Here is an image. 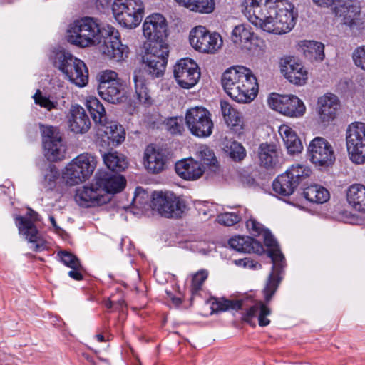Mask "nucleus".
Instances as JSON below:
<instances>
[{
  "label": "nucleus",
  "mask_w": 365,
  "mask_h": 365,
  "mask_svg": "<svg viewBox=\"0 0 365 365\" xmlns=\"http://www.w3.org/2000/svg\"><path fill=\"white\" fill-rule=\"evenodd\" d=\"M33 98L36 104L45 108L48 111L56 109L58 106V102L56 101L51 100L49 97L43 95L40 90L36 91V93L33 96Z\"/></svg>",
  "instance_id": "nucleus-44"
},
{
  "label": "nucleus",
  "mask_w": 365,
  "mask_h": 365,
  "mask_svg": "<svg viewBox=\"0 0 365 365\" xmlns=\"http://www.w3.org/2000/svg\"><path fill=\"white\" fill-rule=\"evenodd\" d=\"M97 129V145L102 156L111 153L115 147L125 140V133L123 127L111 121L108 124H101Z\"/></svg>",
  "instance_id": "nucleus-15"
},
{
  "label": "nucleus",
  "mask_w": 365,
  "mask_h": 365,
  "mask_svg": "<svg viewBox=\"0 0 365 365\" xmlns=\"http://www.w3.org/2000/svg\"><path fill=\"white\" fill-rule=\"evenodd\" d=\"M347 201L356 210L365 212V186L351 185L346 192Z\"/></svg>",
  "instance_id": "nucleus-34"
},
{
  "label": "nucleus",
  "mask_w": 365,
  "mask_h": 365,
  "mask_svg": "<svg viewBox=\"0 0 365 365\" xmlns=\"http://www.w3.org/2000/svg\"><path fill=\"white\" fill-rule=\"evenodd\" d=\"M86 106L96 128L101 124H108L111 122L108 120L105 108L96 97L89 96L86 100Z\"/></svg>",
  "instance_id": "nucleus-35"
},
{
  "label": "nucleus",
  "mask_w": 365,
  "mask_h": 365,
  "mask_svg": "<svg viewBox=\"0 0 365 365\" xmlns=\"http://www.w3.org/2000/svg\"><path fill=\"white\" fill-rule=\"evenodd\" d=\"M221 111L227 125L237 135L243 133L244 123L240 113L227 101H221Z\"/></svg>",
  "instance_id": "nucleus-30"
},
{
  "label": "nucleus",
  "mask_w": 365,
  "mask_h": 365,
  "mask_svg": "<svg viewBox=\"0 0 365 365\" xmlns=\"http://www.w3.org/2000/svg\"><path fill=\"white\" fill-rule=\"evenodd\" d=\"M97 165L95 156L83 153L69 163L62 173V178L67 185L73 186L86 181L93 173Z\"/></svg>",
  "instance_id": "nucleus-7"
},
{
  "label": "nucleus",
  "mask_w": 365,
  "mask_h": 365,
  "mask_svg": "<svg viewBox=\"0 0 365 365\" xmlns=\"http://www.w3.org/2000/svg\"><path fill=\"white\" fill-rule=\"evenodd\" d=\"M310 173V169L305 165H292L285 173L274 180L273 190L279 195L289 196L294 193L299 183L309 176Z\"/></svg>",
  "instance_id": "nucleus-11"
},
{
  "label": "nucleus",
  "mask_w": 365,
  "mask_h": 365,
  "mask_svg": "<svg viewBox=\"0 0 365 365\" xmlns=\"http://www.w3.org/2000/svg\"><path fill=\"white\" fill-rule=\"evenodd\" d=\"M98 95L104 101L118 104L126 100L125 88L116 72L105 70L98 76Z\"/></svg>",
  "instance_id": "nucleus-8"
},
{
  "label": "nucleus",
  "mask_w": 365,
  "mask_h": 365,
  "mask_svg": "<svg viewBox=\"0 0 365 365\" xmlns=\"http://www.w3.org/2000/svg\"><path fill=\"white\" fill-rule=\"evenodd\" d=\"M223 149L235 161H240L246 155L243 146L235 140L225 138L223 141Z\"/></svg>",
  "instance_id": "nucleus-42"
},
{
  "label": "nucleus",
  "mask_w": 365,
  "mask_h": 365,
  "mask_svg": "<svg viewBox=\"0 0 365 365\" xmlns=\"http://www.w3.org/2000/svg\"><path fill=\"white\" fill-rule=\"evenodd\" d=\"M145 167L147 170L153 174L163 171L168 163V157L165 150L156 148L154 145H148L144 153Z\"/></svg>",
  "instance_id": "nucleus-25"
},
{
  "label": "nucleus",
  "mask_w": 365,
  "mask_h": 365,
  "mask_svg": "<svg viewBox=\"0 0 365 365\" xmlns=\"http://www.w3.org/2000/svg\"><path fill=\"white\" fill-rule=\"evenodd\" d=\"M165 128L171 134H181L184 130L183 120L179 117H172L165 120Z\"/></svg>",
  "instance_id": "nucleus-47"
},
{
  "label": "nucleus",
  "mask_w": 365,
  "mask_h": 365,
  "mask_svg": "<svg viewBox=\"0 0 365 365\" xmlns=\"http://www.w3.org/2000/svg\"><path fill=\"white\" fill-rule=\"evenodd\" d=\"M346 143L349 159L356 165L365 163V123H351L346 132Z\"/></svg>",
  "instance_id": "nucleus-12"
},
{
  "label": "nucleus",
  "mask_w": 365,
  "mask_h": 365,
  "mask_svg": "<svg viewBox=\"0 0 365 365\" xmlns=\"http://www.w3.org/2000/svg\"><path fill=\"white\" fill-rule=\"evenodd\" d=\"M352 58L355 65L365 71V45L355 49Z\"/></svg>",
  "instance_id": "nucleus-52"
},
{
  "label": "nucleus",
  "mask_w": 365,
  "mask_h": 365,
  "mask_svg": "<svg viewBox=\"0 0 365 365\" xmlns=\"http://www.w3.org/2000/svg\"><path fill=\"white\" fill-rule=\"evenodd\" d=\"M242 8L251 24L275 34L290 31L298 16L294 5L287 0H245Z\"/></svg>",
  "instance_id": "nucleus-2"
},
{
  "label": "nucleus",
  "mask_w": 365,
  "mask_h": 365,
  "mask_svg": "<svg viewBox=\"0 0 365 365\" xmlns=\"http://www.w3.org/2000/svg\"><path fill=\"white\" fill-rule=\"evenodd\" d=\"M50 58L72 83L80 88L88 83V71L83 61L64 49L53 51Z\"/></svg>",
  "instance_id": "nucleus-5"
},
{
  "label": "nucleus",
  "mask_w": 365,
  "mask_h": 365,
  "mask_svg": "<svg viewBox=\"0 0 365 365\" xmlns=\"http://www.w3.org/2000/svg\"><path fill=\"white\" fill-rule=\"evenodd\" d=\"M262 235L264 238V245L269 248V256L273 264L272 271L269 275L263 290L265 302L269 303L279 285L281 281L280 274L286 263L285 258L279 249L278 244L271 232L266 230Z\"/></svg>",
  "instance_id": "nucleus-6"
},
{
  "label": "nucleus",
  "mask_w": 365,
  "mask_h": 365,
  "mask_svg": "<svg viewBox=\"0 0 365 365\" xmlns=\"http://www.w3.org/2000/svg\"><path fill=\"white\" fill-rule=\"evenodd\" d=\"M59 175L58 169L54 165L50 164L44 171V187L48 190H52L56 186V182Z\"/></svg>",
  "instance_id": "nucleus-45"
},
{
  "label": "nucleus",
  "mask_w": 365,
  "mask_h": 365,
  "mask_svg": "<svg viewBox=\"0 0 365 365\" xmlns=\"http://www.w3.org/2000/svg\"><path fill=\"white\" fill-rule=\"evenodd\" d=\"M44 155L50 161H57L63 158L66 148L62 143V139L46 142L43 145Z\"/></svg>",
  "instance_id": "nucleus-39"
},
{
  "label": "nucleus",
  "mask_w": 365,
  "mask_h": 365,
  "mask_svg": "<svg viewBox=\"0 0 365 365\" xmlns=\"http://www.w3.org/2000/svg\"><path fill=\"white\" fill-rule=\"evenodd\" d=\"M115 302L114 301L108 300L106 302V306L107 308L110 309V308H112L113 306H115Z\"/></svg>",
  "instance_id": "nucleus-59"
},
{
  "label": "nucleus",
  "mask_w": 365,
  "mask_h": 365,
  "mask_svg": "<svg viewBox=\"0 0 365 365\" xmlns=\"http://www.w3.org/2000/svg\"><path fill=\"white\" fill-rule=\"evenodd\" d=\"M221 83L226 93L238 103L252 101L258 92L255 76L244 66L227 68L222 75Z\"/></svg>",
  "instance_id": "nucleus-3"
},
{
  "label": "nucleus",
  "mask_w": 365,
  "mask_h": 365,
  "mask_svg": "<svg viewBox=\"0 0 365 365\" xmlns=\"http://www.w3.org/2000/svg\"><path fill=\"white\" fill-rule=\"evenodd\" d=\"M217 311L239 310L242 308V302L239 300L220 299L215 304Z\"/></svg>",
  "instance_id": "nucleus-48"
},
{
  "label": "nucleus",
  "mask_w": 365,
  "mask_h": 365,
  "mask_svg": "<svg viewBox=\"0 0 365 365\" xmlns=\"http://www.w3.org/2000/svg\"><path fill=\"white\" fill-rule=\"evenodd\" d=\"M41 130L43 145L46 144V142L58 140L61 138L58 130L53 126H41Z\"/></svg>",
  "instance_id": "nucleus-49"
},
{
  "label": "nucleus",
  "mask_w": 365,
  "mask_h": 365,
  "mask_svg": "<svg viewBox=\"0 0 365 365\" xmlns=\"http://www.w3.org/2000/svg\"><path fill=\"white\" fill-rule=\"evenodd\" d=\"M241 216L235 212H225L217 216V221L220 224L225 226H232L240 222Z\"/></svg>",
  "instance_id": "nucleus-50"
},
{
  "label": "nucleus",
  "mask_w": 365,
  "mask_h": 365,
  "mask_svg": "<svg viewBox=\"0 0 365 365\" xmlns=\"http://www.w3.org/2000/svg\"><path fill=\"white\" fill-rule=\"evenodd\" d=\"M96 185L103 190V195L120 192L125 186L126 180L120 175L111 171H100L95 175Z\"/></svg>",
  "instance_id": "nucleus-22"
},
{
  "label": "nucleus",
  "mask_w": 365,
  "mask_h": 365,
  "mask_svg": "<svg viewBox=\"0 0 365 365\" xmlns=\"http://www.w3.org/2000/svg\"><path fill=\"white\" fill-rule=\"evenodd\" d=\"M197 155L204 164L216 168L217 160L212 149L205 145H200L197 150Z\"/></svg>",
  "instance_id": "nucleus-43"
},
{
  "label": "nucleus",
  "mask_w": 365,
  "mask_h": 365,
  "mask_svg": "<svg viewBox=\"0 0 365 365\" xmlns=\"http://www.w3.org/2000/svg\"><path fill=\"white\" fill-rule=\"evenodd\" d=\"M207 272L202 270L197 272L193 276L192 280V293L193 294H196L201 289L203 282L207 278Z\"/></svg>",
  "instance_id": "nucleus-51"
},
{
  "label": "nucleus",
  "mask_w": 365,
  "mask_h": 365,
  "mask_svg": "<svg viewBox=\"0 0 365 365\" xmlns=\"http://www.w3.org/2000/svg\"><path fill=\"white\" fill-rule=\"evenodd\" d=\"M179 6L188 10L200 13L210 14L215 6V0H174Z\"/></svg>",
  "instance_id": "nucleus-36"
},
{
  "label": "nucleus",
  "mask_w": 365,
  "mask_h": 365,
  "mask_svg": "<svg viewBox=\"0 0 365 365\" xmlns=\"http://www.w3.org/2000/svg\"><path fill=\"white\" fill-rule=\"evenodd\" d=\"M314 4L318 6L328 8L332 6H336L343 0H312Z\"/></svg>",
  "instance_id": "nucleus-56"
},
{
  "label": "nucleus",
  "mask_w": 365,
  "mask_h": 365,
  "mask_svg": "<svg viewBox=\"0 0 365 365\" xmlns=\"http://www.w3.org/2000/svg\"><path fill=\"white\" fill-rule=\"evenodd\" d=\"M143 36L148 41L145 45L143 57L145 71H135L133 82L136 97L140 103L150 104V96L148 88L146 75L160 77L163 75L169 54L168 45L165 42L168 36L166 19L160 14L148 16L143 24Z\"/></svg>",
  "instance_id": "nucleus-1"
},
{
  "label": "nucleus",
  "mask_w": 365,
  "mask_h": 365,
  "mask_svg": "<svg viewBox=\"0 0 365 365\" xmlns=\"http://www.w3.org/2000/svg\"><path fill=\"white\" fill-rule=\"evenodd\" d=\"M333 13L342 24L350 28L356 25L360 14V9L354 0H343L334 6Z\"/></svg>",
  "instance_id": "nucleus-24"
},
{
  "label": "nucleus",
  "mask_w": 365,
  "mask_h": 365,
  "mask_svg": "<svg viewBox=\"0 0 365 365\" xmlns=\"http://www.w3.org/2000/svg\"><path fill=\"white\" fill-rule=\"evenodd\" d=\"M144 196L148 198V195L145 192V190L141 187H138L135 190V196L133 198V202L137 205L138 204L143 205L144 203H146L148 201V199L145 202H143V199H144Z\"/></svg>",
  "instance_id": "nucleus-55"
},
{
  "label": "nucleus",
  "mask_w": 365,
  "mask_h": 365,
  "mask_svg": "<svg viewBox=\"0 0 365 365\" xmlns=\"http://www.w3.org/2000/svg\"><path fill=\"white\" fill-rule=\"evenodd\" d=\"M58 255L59 256L61 262L68 267H70L72 269L82 268L79 259L73 254L66 251H60L58 252Z\"/></svg>",
  "instance_id": "nucleus-46"
},
{
  "label": "nucleus",
  "mask_w": 365,
  "mask_h": 365,
  "mask_svg": "<svg viewBox=\"0 0 365 365\" xmlns=\"http://www.w3.org/2000/svg\"><path fill=\"white\" fill-rule=\"evenodd\" d=\"M317 106L321 121L324 123H329L336 118L339 101L336 96L328 93L318 98Z\"/></svg>",
  "instance_id": "nucleus-26"
},
{
  "label": "nucleus",
  "mask_w": 365,
  "mask_h": 365,
  "mask_svg": "<svg viewBox=\"0 0 365 365\" xmlns=\"http://www.w3.org/2000/svg\"><path fill=\"white\" fill-rule=\"evenodd\" d=\"M231 40L235 45L249 51L257 46L259 41L250 26L245 24L235 26L231 34Z\"/></svg>",
  "instance_id": "nucleus-27"
},
{
  "label": "nucleus",
  "mask_w": 365,
  "mask_h": 365,
  "mask_svg": "<svg viewBox=\"0 0 365 365\" xmlns=\"http://www.w3.org/2000/svg\"><path fill=\"white\" fill-rule=\"evenodd\" d=\"M279 152L275 144L262 143L259 147L258 155L260 164L265 168H273L279 161Z\"/></svg>",
  "instance_id": "nucleus-33"
},
{
  "label": "nucleus",
  "mask_w": 365,
  "mask_h": 365,
  "mask_svg": "<svg viewBox=\"0 0 365 365\" xmlns=\"http://www.w3.org/2000/svg\"><path fill=\"white\" fill-rule=\"evenodd\" d=\"M115 302V306L118 305L120 307H123L125 305V301L123 299H119Z\"/></svg>",
  "instance_id": "nucleus-60"
},
{
  "label": "nucleus",
  "mask_w": 365,
  "mask_h": 365,
  "mask_svg": "<svg viewBox=\"0 0 365 365\" xmlns=\"http://www.w3.org/2000/svg\"><path fill=\"white\" fill-rule=\"evenodd\" d=\"M175 171L182 178L194 180L202 176L205 172V168L193 159H184L176 163Z\"/></svg>",
  "instance_id": "nucleus-28"
},
{
  "label": "nucleus",
  "mask_w": 365,
  "mask_h": 365,
  "mask_svg": "<svg viewBox=\"0 0 365 365\" xmlns=\"http://www.w3.org/2000/svg\"><path fill=\"white\" fill-rule=\"evenodd\" d=\"M246 226L250 232L255 237L262 235L263 232L266 230L264 226L255 219L248 220L246 222Z\"/></svg>",
  "instance_id": "nucleus-53"
},
{
  "label": "nucleus",
  "mask_w": 365,
  "mask_h": 365,
  "mask_svg": "<svg viewBox=\"0 0 365 365\" xmlns=\"http://www.w3.org/2000/svg\"><path fill=\"white\" fill-rule=\"evenodd\" d=\"M267 102L272 109L290 117H301L306 110L304 103L293 95L272 93L268 98Z\"/></svg>",
  "instance_id": "nucleus-17"
},
{
  "label": "nucleus",
  "mask_w": 365,
  "mask_h": 365,
  "mask_svg": "<svg viewBox=\"0 0 365 365\" xmlns=\"http://www.w3.org/2000/svg\"><path fill=\"white\" fill-rule=\"evenodd\" d=\"M281 71L290 83L295 85H303L307 79V71L302 64L293 57H287L282 60Z\"/></svg>",
  "instance_id": "nucleus-23"
},
{
  "label": "nucleus",
  "mask_w": 365,
  "mask_h": 365,
  "mask_svg": "<svg viewBox=\"0 0 365 365\" xmlns=\"http://www.w3.org/2000/svg\"><path fill=\"white\" fill-rule=\"evenodd\" d=\"M152 205L162 216L168 218L180 217L185 208L184 200L171 192H154Z\"/></svg>",
  "instance_id": "nucleus-14"
},
{
  "label": "nucleus",
  "mask_w": 365,
  "mask_h": 365,
  "mask_svg": "<svg viewBox=\"0 0 365 365\" xmlns=\"http://www.w3.org/2000/svg\"><path fill=\"white\" fill-rule=\"evenodd\" d=\"M102 157L106 165L112 171L120 172L127 168L128 163L125 157L117 152L103 154Z\"/></svg>",
  "instance_id": "nucleus-40"
},
{
  "label": "nucleus",
  "mask_w": 365,
  "mask_h": 365,
  "mask_svg": "<svg viewBox=\"0 0 365 365\" xmlns=\"http://www.w3.org/2000/svg\"><path fill=\"white\" fill-rule=\"evenodd\" d=\"M307 155L310 161L319 167L328 168L335 161L333 146L322 137H316L309 143Z\"/></svg>",
  "instance_id": "nucleus-18"
},
{
  "label": "nucleus",
  "mask_w": 365,
  "mask_h": 365,
  "mask_svg": "<svg viewBox=\"0 0 365 365\" xmlns=\"http://www.w3.org/2000/svg\"><path fill=\"white\" fill-rule=\"evenodd\" d=\"M173 72L178 84L185 89L195 86L200 78L197 64L188 58L179 60L174 66Z\"/></svg>",
  "instance_id": "nucleus-19"
},
{
  "label": "nucleus",
  "mask_w": 365,
  "mask_h": 365,
  "mask_svg": "<svg viewBox=\"0 0 365 365\" xmlns=\"http://www.w3.org/2000/svg\"><path fill=\"white\" fill-rule=\"evenodd\" d=\"M185 123L192 135L197 138L210 137L214 123L211 113L203 107L195 106L188 109L185 113Z\"/></svg>",
  "instance_id": "nucleus-13"
},
{
  "label": "nucleus",
  "mask_w": 365,
  "mask_h": 365,
  "mask_svg": "<svg viewBox=\"0 0 365 365\" xmlns=\"http://www.w3.org/2000/svg\"><path fill=\"white\" fill-rule=\"evenodd\" d=\"M271 314V309L263 302H259L250 307L244 314L242 319L251 326H255V318H257L259 325L265 327L269 324L270 321L267 318Z\"/></svg>",
  "instance_id": "nucleus-29"
},
{
  "label": "nucleus",
  "mask_w": 365,
  "mask_h": 365,
  "mask_svg": "<svg viewBox=\"0 0 365 365\" xmlns=\"http://www.w3.org/2000/svg\"><path fill=\"white\" fill-rule=\"evenodd\" d=\"M304 55L310 59L322 61L324 58V46L323 43L314 41L302 42Z\"/></svg>",
  "instance_id": "nucleus-41"
},
{
  "label": "nucleus",
  "mask_w": 365,
  "mask_h": 365,
  "mask_svg": "<svg viewBox=\"0 0 365 365\" xmlns=\"http://www.w3.org/2000/svg\"><path fill=\"white\" fill-rule=\"evenodd\" d=\"M304 196L309 202L322 204L329 199V192L324 187L312 185L304 190Z\"/></svg>",
  "instance_id": "nucleus-38"
},
{
  "label": "nucleus",
  "mask_w": 365,
  "mask_h": 365,
  "mask_svg": "<svg viewBox=\"0 0 365 365\" xmlns=\"http://www.w3.org/2000/svg\"><path fill=\"white\" fill-rule=\"evenodd\" d=\"M113 11L116 21L123 27L136 28L141 22L145 13L142 0H115Z\"/></svg>",
  "instance_id": "nucleus-9"
},
{
  "label": "nucleus",
  "mask_w": 365,
  "mask_h": 365,
  "mask_svg": "<svg viewBox=\"0 0 365 365\" xmlns=\"http://www.w3.org/2000/svg\"><path fill=\"white\" fill-rule=\"evenodd\" d=\"M228 243L233 250L245 253L255 252L259 247V243L257 241L247 236L233 237L229 240Z\"/></svg>",
  "instance_id": "nucleus-37"
},
{
  "label": "nucleus",
  "mask_w": 365,
  "mask_h": 365,
  "mask_svg": "<svg viewBox=\"0 0 365 365\" xmlns=\"http://www.w3.org/2000/svg\"><path fill=\"white\" fill-rule=\"evenodd\" d=\"M71 130L76 133H84L88 130L91 121L85 110L79 106H73L69 120Z\"/></svg>",
  "instance_id": "nucleus-31"
},
{
  "label": "nucleus",
  "mask_w": 365,
  "mask_h": 365,
  "mask_svg": "<svg viewBox=\"0 0 365 365\" xmlns=\"http://www.w3.org/2000/svg\"><path fill=\"white\" fill-rule=\"evenodd\" d=\"M103 190L99 186L96 185V180L89 186H83L76 191L75 196L76 201L81 205L90 207L101 205L110 201V196L104 195Z\"/></svg>",
  "instance_id": "nucleus-21"
},
{
  "label": "nucleus",
  "mask_w": 365,
  "mask_h": 365,
  "mask_svg": "<svg viewBox=\"0 0 365 365\" xmlns=\"http://www.w3.org/2000/svg\"><path fill=\"white\" fill-rule=\"evenodd\" d=\"M233 262L239 267H242L250 269H259L261 268V264L250 258L245 257L243 259H235Z\"/></svg>",
  "instance_id": "nucleus-54"
},
{
  "label": "nucleus",
  "mask_w": 365,
  "mask_h": 365,
  "mask_svg": "<svg viewBox=\"0 0 365 365\" xmlns=\"http://www.w3.org/2000/svg\"><path fill=\"white\" fill-rule=\"evenodd\" d=\"M81 269H72L68 272V276L76 280H81L83 279V275L80 272Z\"/></svg>",
  "instance_id": "nucleus-57"
},
{
  "label": "nucleus",
  "mask_w": 365,
  "mask_h": 365,
  "mask_svg": "<svg viewBox=\"0 0 365 365\" xmlns=\"http://www.w3.org/2000/svg\"><path fill=\"white\" fill-rule=\"evenodd\" d=\"M96 338L99 342H102L105 341L104 336L102 334L96 335Z\"/></svg>",
  "instance_id": "nucleus-61"
},
{
  "label": "nucleus",
  "mask_w": 365,
  "mask_h": 365,
  "mask_svg": "<svg viewBox=\"0 0 365 365\" xmlns=\"http://www.w3.org/2000/svg\"><path fill=\"white\" fill-rule=\"evenodd\" d=\"M48 218H49L50 222L52 225L53 230L56 232H60L62 230V229L57 225V222H56L54 217L53 215H49Z\"/></svg>",
  "instance_id": "nucleus-58"
},
{
  "label": "nucleus",
  "mask_w": 365,
  "mask_h": 365,
  "mask_svg": "<svg viewBox=\"0 0 365 365\" xmlns=\"http://www.w3.org/2000/svg\"><path fill=\"white\" fill-rule=\"evenodd\" d=\"M190 45L204 53H215L222 45V39L217 33H210L205 27L196 26L190 32Z\"/></svg>",
  "instance_id": "nucleus-16"
},
{
  "label": "nucleus",
  "mask_w": 365,
  "mask_h": 365,
  "mask_svg": "<svg viewBox=\"0 0 365 365\" xmlns=\"http://www.w3.org/2000/svg\"><path fill=\"white\" fill-rule=\"evenodd\" d=\"M100 41L96 45H98L100 51L106 58L120 62L128 57L129 48L121 43L120 34L113 26H103Z\"/></svg>",
  "instance_id": "nucleus-10"
},
{
  "label": "nucleus",
  "mask_w": 365,
  "mask_h": 365,
  "mask_svg": "<svg viewBox=\"0 0 365 365\" xmlns=\"http://www.w3.org/2000/svg\"><path fill=\"white\" fill-rule=\"evenodd\" d=\"M279 133L289 153L295 154L302 151V142L292 128L287 125H282L279 128Z\"/></svg>",
  "instance_id": "nucleus-32"
},
{
  "label": "nucleus",
  "mask_w": 365,
  "mask_h": 365,
  "mask_svg": "<svg viewBox=\"0 0 365 365\" xmlns=\"http://www.w3.org/2000/svg\"><path fill=\"white\" fill-rule=\"evenodd\" d=\"M101 31L97 19L83 17L68 25L66 39L70 43L81 48L96 46L101 42Z\"/></svg>",
  "instance_id": "nucleus-4"
},
{
  "label": "nucleus",
  "mask_w": 365,
  "mask_h": 365,
  "mask_svg": "<svg viewBox=\"0 0 365 365\" xmlns=\"http://www.w3.org/2000/svg\"><path fill=\"white\" fill-rule=\"evenodd\" d=\"M28 214L29 219L23 216L17 217L16 225L19 234L33 245L35 251H38L44 247V240L34 222L39 220V215L32 210H29Z\"/></svg>",
  "instance_id": "nucleus-20"
}]
</instances>
